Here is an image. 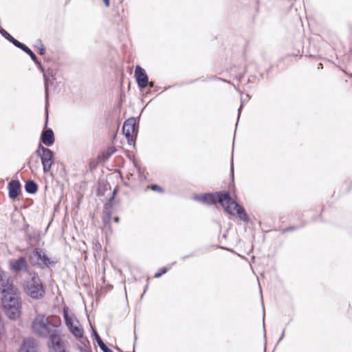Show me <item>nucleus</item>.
Segmentation results:
<instances>
[{
  "label": "nucleus",
  "instance_id": "6ab92c4d",
  "mask_svg": "<svg viewBox=\"0 0 352 352\" xmlns=\"http://www.w3.org/2000/svg\"><path fill=\"white\" fill-rule=\"evenodd\" d=\"M24 188L25 192L30 195L35 194L38 189V184L34 180L32 179H29L25 182Z\"/></svg>",
  "mask_w": 352,
  "mask_h": 352
},
{
  "label": "nucleus",
  "instance_id": "dca6fc26",
  "mask_svg": "<svg viewBox=\"0 0 352 352\" xmlns=\"http://www.w3.org/2000/svg\"><path fill=\"white\" fill-rule=\"evenodd\" d=\"M14 289L13 285L8 278L6 274L0 269V291L2 294L5 293L4 290Z\"/></svg>",
  "mask_w": 352,
  "mask_h": 352
},
{
  "label": "nucleus",
  "instance_id": "a19ab883",
  "mask_svg": "<svg viewBox=\"0 0 352 352\" xmlns=\"http://www.w3.org/2000/svg\"><path fill=\"white\" fill-rule=\"evenodd\" d=\"M299 54H300V50H298V53H297V54H293V56H298Z\"/></svg>",
  "mask_w": 352,
  "mask_h": 352
},
{
  "label": "nucleus",
  "instance_id": "39448f33",
  "mask_svg": "<svg viewBox=\"0 0 352 352\" xmlns=\"http://www.w3.org/2000/svg\"><path fill=\"white\" fill-rule=\"evenodd\" d=\"M197 200L203 201L208 205H213L219 203L224 208L228 202H230L231 197L227 191H219L213 193H204L196 197Z\"/></svg>",
  "mask_w": 352,
  "mask_h": 352
},
{
  "label": "nucleus",
  "instance_id": "37998d69",
  "mask_svg": "<svg viewBox=\"0 0 352 352\" xmlns=\"http://www.w3.org/2000/svg\"><path fill=\"white\" fill-rule=\"evenodd\" d=\"M176 262H173L170 266H172L173 265L175 264Z\"/></svg>",
  "mask_w": 352,
  "mask_h": 352
},
{
  "label": "nucleus",
  "instance_id": "79ce46f5",
  "mask_svg": "<svg viewBox=\"0 0 352 352\" xmlns=\"http://www.w3.org/2000/svg\"><path fill=\"white\" fill-rule=\"evenodd\" d=\"M147 287H148V284L146 285L145 288H144V294L146 292V290L147 289Z\"/></svg>",
  "mask_w": 352,
  "mask_h": 352
},
{
  "label": "nucleus",
  "instance_id": "4be33fe9",
  "mask_svg": "<svg viewBox=\"0 0 352 352\" xmlns=\"http://www.w3.org/2000/svg\"><path fill=\"white\" fill-rule=\"evenodd\" d=\"M116 151L115 148L111 147L108 150L104 151L98 155V158L99 160L106 161Z\"/></svg>",
  "mask_w": 352,
  "mask_h": 352
},
{
  "label": "nucleus",
  "instance_id": "4468645a",
  "mask_svg": "<svg viewBox=\"0 0 352 352\" xmlns=\"http://www.w3.org/2000/svg\"><path fill=\"white\" fill-rule=\"evenodd\" d=\"M8 188L10 199H14L21 192V185L19 180L13 179L8 183Z\"/></svg>",
  "mask_w": 352,
  "mask_h": 352
},
{
  "label": "nucleus",
  "instance_id": "1a4fd4ad",
  "mask_svg": "<svg viewBox=\"0 0 352 352\" xmlns=\"http://www.w3.org/2000/svg\"><path fill=\"white\" fill-rule=\"evenodd\" d=\"M63 318L65 324L73 336L78 338H82L84 333L83 329L80 328L77 325H74L73 319L69 315L66 308L63 309Z\"/></svg>",
  "mask_w": 352,
  "mask_h": 352
},
{
  "label": "nucleus",
  "instance_id": "7c9ffc66",
  "mask_svg": "<svg viewBox=\"0 0 352 352\" xmlns=\"http://www.w3.org/2000/svg\"><path fill=\"white\" fill-rule=\"evenodd\" d=\"M37 50L40 55H44L46 50L44 45H37Z\"/></svg>",
  "mask_w": 352,
  "mask_h": 352
},
{
  "label": "nucleus",
  "instance_id": "6e6552de",
  "mask_svg": "<svg viewBox=\"0 0 352 352\" xmlns=\"http://www.w3.org/2000/svg\"><path fill=\"white\" fill-rule=\"evenodd\" d=\"M123 133L125 135L127 142L129 144L135 145V140L133 135H137L138 129L136 126V119L134 117H131L127 119L122 126Z\"/></svg>",
  "mask_w": 352,
  "mask_h": 352
},
{
  "label": "nucleus",
  "instance_id": "f03ea898",
  "mask_svg": "<svg viewBox=\"0 0 352 352\" xmlns=\"http://www.w3.org/2000/svg\"><path fill=\"white\" fill-rule=\"evenodd\" d=\"M4 291L6 292L2 294L1 298L4 311L10 319L16 320L21 314V303L19 296L14 289Z\"/></svg>",
  "mask_w": 352,
  "mask_h": 352
},
{
  "label": "nucleus",
  "instance_id": "e433bc0d",
  "mask_svg": "<svg viewBox=\"0 0 352 352\" xmlns=\"http://www.w3.org/2000/svg\"><path fill=\"white\" fill-rule=\"evenodd\" d=\"M103 1L107 7L109 6V0H103Z\"/></svg>",
  "mask_w": 352,
  "mask_h": 352
},
{
  "label": "nucleus",
  "instance_id": "20e7f679",
  "mask_svg": "<svg viewBox=\"0 0 352 352\" xmlns=\"http://www.w3.org/2000/svg\"><path fill=\"white\" fill-rule=\"evenodd\" d=\"M28 261L32 266L41 269L54 267L57 263L56 261L49 258L43 249L38 248H35L30 254Z\"/></svg>",
  "mask_w": 352,
  "mask_h": 352
},
{
  "label": "nucleus",
  "instance_id": "f8f14e48",
  "mask_svg": "<svg viewBox=\"0 0 352 352\" xmlns=\"http://www.w3.org/2000/svg\"><path fill=\"white\" fill-rule=\"evenodd\" d=\"M43 172L47 173L54 164V153L51 149L40 155Z\"/></svg>",
  "mask_w": 352,
  "mask_h": 352
},
{
  "label": "nucleus",
  "instance_id": "5701e85b",
  "mask_svg": "<svg viewBox=\"0 0 352 352\" xmlns=\"http://www.w3.org/2000/svg\"><path fill=\"white\" fill-rule=\"evenodd\" d=\"M0 33L4 38H6L8 41L12 43V44H23L22 43L19 42V41L13 38L7 31H6L3 29H1L0 30Z\"/></svg>",
  "mask_w": 352,
  "mask_h": 352
},
{
  "label": "nucleus",
  "instance_id": "393cba45",
  "mask_svg": "<svg viewBox=\"0 0 352 352\" xmlns=\"http://www.w3.org/2000/svg\"><path fill=\"white\" fill-rule=\"evenodd\" d=\"M33 159H34V157L32 156L30 159V161L28 162V164H29V168L31 169L32 171H34L35 170L37 169L38 168V161L37 159H36L35 160V162L33 163L32 161H33Z\"/></svg>",
  "mask_w": 352,
  "mask_h": 352
},
{
  "label": "nucleus",
  "instance_id": "4c0bfd02",
  "mask_svg": "<svg viewBox=\"0 0 352 352\" xmlns=\"http://www.w3.org/2000/svg\"><path fill=\"white\" fill-rule=\"evenodd\" d=\"M148 86H149L151 88L153 87L154 82L153 81L149 82V85Z\"/></svg>",
  "mask_w": 352,
  "mask_h": 352
},
{
  "label": "nucleus",
  "instance_id": "9d476101",
  "mask_svg": "<svg viewBox=\"0 0 352 352\" xmlns=\"http://www.w3.org/2000/svg\"><path fill=\"white\" fill-rule=\"evenodd\" d=\"M135 77L137 85L140 89L146 88L149 85L148 75L144 69L140 65H136L135 68Z\"/></svg>",
  "mask_w": 352,
  "mask_h": 352
},
{
  "label": "nucleus",
  "instance_id": "b1692460",
  "mask_svg": "<svg viewBox=\"0 0 352 352\" xmlns=\"http://www.w3.org/2000/svg\"><path fill=\"white\" fill-rule=\"evenodd\" d=\"M50 346L52 347L55 352H69L67 351L64 348V343L61 340V342L58 344V346L50 344Z\"/></svg>",
  "mask_w": 352,
  "mask_h": 352
},
{
  "label": "nucleus",
  "instance_id": "473e14b6",
  "mask_svg": "<svg viewBox=\"0 0 352 352\" xmlns=\"http://www.w3.org/2000/svg\"><path fill=\"white\" fill-rule=\"evenodd\" d=\"M195 256V254L194 253H190V254L188 255H186V256H183L181 257V259L184 261L185 259L188 258H190V257H192V256Z\"/></svg>",
  "mask_w": 352,
  "mask_h": 352
},
{
  "label": "nucleus",
  "instance_id": "f704fd0d",
  "mask_svg": "<svg viewBox=\"0 0 352 352\" xmlns=\"http://www.w3.org/2000/svg\"><path fill=\"white\" fill-rule=\"evenodd\" d=\"M285 329H284L283 330V332H282V333H281V335H280V338H279V339L278 340V343H279L280 342V340L284 338V336H285Z\"/></svg>",
  "mask_w": 352,
  "mask_h": 352
},
{
  "label": "nucleus",
  "instance_id": "bb28decb",
  "mask_svg": "<svg viewBox=\"0 0 352 352\" xmlns=\"http://www.w3.org/2000/svg\"><path fill=\"white\" fill-rule=\"evenodd\" d=\"M168 271V267H161L155 274V278H160L163 274H166Z\"/></svg>",
  "mask_w": 352,
  "mask_h": 352
},
{
  "label": "nucleus",
  "instance_id": "a18cd8bd",
  "mask_svg": "<svg viewBox=\"0 0 352 352\" xmlns=\"http://www.w3.org/2000/svg\"><path fill=\"white\" fill-rule=\"evenodd\" d=\"M263 320L265 319V314H263Z\"/></svg>",
  "mask_w": 352,
  "mask_h": 352
},
{
  "label": "nucleus",
  "instance_id": "c9c22d12",
  "mask_svg": "<svg viewBox=\"0 0 352 352\" xmlns=\"http://www.w3.org/2000/svg\"><path fill=\"white\" fill-rule=\"evenodd\" d=\"M80 352H91L90 351H87L86 349H83L82 346L79 347Z\"/></svg>",
  "mask_w": 352,
  "mask_h": 352
},
{
  "label": "nucleus",
  "instance_id": "ddd939ff",
  "mask_svg": "<svg viewBox=\"0 0 352 352\" xmlns=\"http://www.w3.org/2000/svg\"><path fill=\"white\" fill-rule=\"evenodd\" d=\"M18 352H38L36 340L33 338L24 339Z\"/></svg>",
  "mask_w": 352,
  "mask_h": 352
},
{
  "label": "nucleus",
  "instance_id": "c03bdc74",
  "mask_svg": "<svg viewBox=\"0 0 352 352\" xmlns=\"http://www.w3.org/2000/svg\"><path fill=\"white\" fill-rule=\"evenodd\" d=\"M135 340H137V336H136V335H135Z\"/></svg>",
  "mask_w": 352,
  "mask_h": 352
},
{
  "label": "nucleus",
  "instance_id": "2f4dec72",
  "mask_svg": "<svg viewBox=\"0 0 352 352\" xmlns=\"http://www.w3.org/2000/svg\"><path fill=\"white\" fill-rule=\"evenodd\" d=\"M230 177L232 179V182H234V164L233 160H232L231 166H230Z\"/></svg>",
  "mask_w": 352,
  "mask_h": 352
},
{
  "label": "nucleus",
  "instance_id": "a211bd4d",
  "mask_svg": "<svg viewBox=\"0 0 352 352\" xmlns=\"http://www.w3.org/2000/svg\"><path fill=\"white\" fill-rule=\"evenodd\" d=\"M92 335L96 341L98 345L99 346L100 349L103 352H113L111 349H110L102 341V338L98 333L97 331L94 329H92Z\"/></svg>",
  "mask_w": 352,
  "mask_h": 352
},
{
  "label": "nucleus",
  "instance_id": "2eb2a0df",
  "mask_svg": "<svg viewBox=\"0 0 352 352\" xmlns=\"http://www.w3.org/2000/svg\"><path fill=\"white\" fill-rule=\"evenodd\" d=\"M40 141L47 146H52L55 141L54 134L51 129L43 131L41 135Z\"/></svg>",
  "mask_w": 352,
  "mask_h": 352
},
{
  "label": "nucleus",
  "instance_id": "c85d7f7f",
  "mask_svg": "<svg viewBox=\"0 0 352 352\" xmlns=\"http://www.w3.org/2000/svg\"><path fill=\"white\" fill-rule=\"evenodd\" d=\"M298 229V227L297 226H289V227H287L285 228H283L282 230H280V232L282 234L287 232H291V231H294V230H296Z\"/></svg>",
  "mask_w": 352,
  "mask_h": 352
},
{
  "label": "nucleus",
  "instance_id": "72a5a7b5",
  "mask_svg": "<svg viewBox=\"0 0 352 352\" xmlns=\"http://www.w3.org/2000/svg\"><path fill=\"white\" fill-rule=\"evenodd\" d=\"M244 73H245V72H242V73H240V74H237V75H236V78H237L239 80H241L243 78V76H244Z\"/></svg>",
  "mask_w": 352,
  "mask_h": 352
},
{
  "label": "nucleus",
  "instance_id": "aec40b11",
  "mask_svg": "<svg viewBox=\"0 0 352 352\" xmlns=\"http://www.w3.org/2000/svg\"><path fill=\"white\" fill-rule=\"evenodd\" d=\"M117 193V190L114 189L112 193V197L109 201V203L105 205L104 213L105 214V218L104 219V221H109L111 218V212L108 211V208H111L114 204V196Z\"/></svg>",
  "mask_w": 352,
  "mask_h": 352
},
{
  "label": "nucleus",
  "instance_id": "f257e3e1",
  "mask_svg": "<svg viewBox=\"0 0 352 352\" xmlns=\"http://www.w3.org/2000/svg\"><path fill=\"white\" fill-rule=\"evenodd\" d=\"M33 331L38 336L49 338V345L58 346L61 342L59 336L60 327L52 323L44 315H38L32 322Z\"/></svg>",
  "mask_w": 352,
  "mask_h": 352
},
{
  "label": "nucleus",
  "instance_id": "ea45409f",
  "mask_svg": "<svg viewBox=\"0 0 352 352\" xmlns=\"http://www.w3.org/2000/svg\"><path fill=\"white\" fill-rule=\"evenodd\" d=\"M114 221L118 222L119 221V217H114Z\"/></svg>",
  "mask_w": 352,
  "mask_h": 352
},
{
  "label": "nucleus",
  "instance_id": "58836bf2",
  "mask_svg": "<svg viewBox=\"0 0 352 352\" xmlns=\"http://www.w3.org/2000/svg\"><path fill=\"white\" fill-rule=\"evenodd\" d=\"M323 67V65L322 63H319L318 64V69H320V68H322Z\"/></svg>",
  "mask_w": 352,
  "mask_h": 352
},
{
  "label": "nucleus",
  "instance_id": "9b49d317",
  "mask_svg": "<svg viewBox=\"0 0 352 352\" xmlns=\"http://www.w3.org/2000/svg\"><path fill=\"white\" fill-rule=\"evenodd\" d=\"M10 270L14 273H19L23 272L24 273H28V260L25 256H20L17 259L10 262Z\"/></svg>",
  "mask_w": 352,
  "mask_h": 352
},
{
  "label": "nucleus",
  "instance_id": "423d86ee",
  "mask_svg": "<svg viewBox=\"0 0 352 352\" xmlns=\"http://www.w3.org/2000/svg\"><path fill=\"white\" fill-rule=\"evenodd\" d=\"M38 67L41 71L43 74V76L44 78V85H45V95L46 100V106H45V114H46V122L45 124V127H47V122H48V111H47V104H48V97H49V85L53 83V81L56 79L55 78V72L54 69L49 68L47 70L42 66L41 63L38 64Z\"/></svg>",
  "mask_w": 352,
  "mask_h": 352
},
{
  "label": "nucleus",
  "instance_id": "c756f323",
  "mask_svg": "<svg viewBox=\"0 0 352 352\" xmlns=\"http://www.w3.org/2000/svg\"><path fill=\"white\" fill-rule=\"evenodd\" d=\"M150 188L153 191H157L159 192H163V188L161 186H160L159 185H157V184H152L150 186Z\"/></svg>",
  "mask_w": 352,
  "mask_h": 352
},
{
  "label": "nucleus",
  "instance_id": "0eeeda50",
  "mask_svg": "<svg viewBox=\"0 0 352 352\" xmlns=\"http://www.w3.org/2000/svg\"><path fill=\"white\" fill-rule=\"evenodd\" d=\"M231 201L228 202L225 207V210L230 214L236 215L243 222L248 223L250 218L243 206L239 205L236 201L231 198Z\"/></svg>",
  "mask_w": 352,
  "mask_h": 352
},
{
  "label": "nucleus",
  "instance_id": "a878e982",
  "mask_svg": "<svg viewBox=\"0 0 352 352\" xmlns=\"http://www.w3.org/2000/svg\"><path fill=\"white\" fill-rule=\"evenodd\" d=\"M50 150V148L47 147H44L41 144H39L38 148L35 151V154L38 156H40L41 153H45L46 151Z\"/></svg>",
  "mask_w": 352,
  "mask_h": 352
},
{
  "label": "nucleus",
  "instance_id": "7ed1b4c3",
  "mask_svg": "<svg viewBox=\"0 0 352 352\" xmlns=\"http://www.w3.org/2000/svg\"><path fill=\"white\" fill-rule=\"evenodd\" d=\"M30 279L24 283L26 294L34 299L42 298L45 294V290L41 278L36 272L30 273Z\"/></svg>",
  "mask_w": 352,
  "mask_h": 352
},
{
  "label": "nucleus",
  "instance_id": "f3484780",
  "mask_svg": "<svg viewBox=\"0 0 352 352\" xmlns=\"http://www.w3.org/2000/svg\"><path fill=\"white\" fill-rule=\"evenodd\" d=\"M300 56L316 58L319 56L317 45H302V53Z\"/></svg>",
  "mask_w": 352,
  "mask_h": 352
},
{
  "label": "nucleus",
  "instance_id": "cd10ccee",
  "mask_svg": "<svg viewBox=\"0 0 352 352\" xmlns=\"http://www.w3.org/2000/svg\"><path fill=\"white\" fill-rule=\"evenodd\" d=\"M249 98V96L247 95L246 96V98H243L241 97V105L239 107V108L238 109V120L239 119V117H240V115H241V111H242V109L243 107V104H244V102L248 100Z\"/></svg>",
  "mask_w": 352,
  "mask_h": 352
},
{
  "label": "nucleus",
  "instance_id": "412c9836",
  "mask_svg": "<svg viewBox=\"0 0 352 352\" xmlns=\"http://www.w3.org/2000/svg\"><path fill=\"white\" fill-rule=\"evenodd\" d=\"M16 47L20 48L24 52H25L27 54H28L31 59L35 63V64L38 66V64H41V62L38 60V58L35 54L33 52V51L30 49L28 45H15Z\"/></svg>",
  "mask_w": 352,
  "mask_h": 352
}]
</instances>
